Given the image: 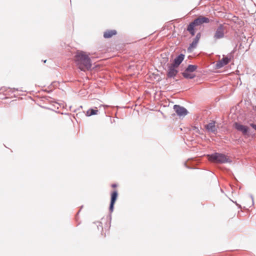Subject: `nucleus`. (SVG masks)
<instances>
[{
	"instance_id": "obj_1",
	"label": "nucleus",
	"mask_w": 256,
	"mask_h": 256,
	"mask_svg": "<svg viewBox=\"0 0 256 256\" xmlns=\"http://www.w3.org/2000/svg\"><path fill=\"white\" fill-rule=\"evenodd\" d=\"M76 66L81 70L86 72L92 66V62L88 54L82 51H78L74 56Z\"/></svg>"
},
{
	"instance_id": "obj_2",
	"label": "nucleus",
	"mask_w": 256,
	"mask_h": 256,
	"mask_svg": "<svg viewBox=\"0 0 256 256\" xmlns=\"http://www.w3.org/2000/svg\"><path fill=\"white\" fill-rule=\"evenodd\" d=\"M210 161L218 163H226L228 162V158L224 154L215 153L208 156Z\"/></svg>"
},
{
	"instance_id": "obj_3",
	"label": "nucleus",
	"mask_w": 256,
	"mask_h": 256,
	"mask_svg": "<svg viewBox=\"0 0 256 256\" xmlns=\"http://www.w3.org/2000/svg\"><path fill=\"white\" fill-rule=\"evenodd\" d=\"M226 32V27L223 24H220L216 28L214 35V40L222 38L224 37Z\"/></svg>"
},
{
	"instance_id": "obj_4",
	"label": "nucleus",
	"mask_w": 256,
	"mask_h": 256,
	"mask_svg": "<svg viewBox=\"0 0 256 256\" xmlns=\"http://www.w3.org/2000/svg\"><path fill=\"white\" fill-rule=\"evenodd\" d=\"M234 126L237 130L242 132L243 135H248L249 130L248 126L238 122H235L234 124Z\"/></svg>"
},
{
	"instance_id": "obj_5",
	"label": "nucleus",
	"mask_w": 256,
	"mask_h": 256,
	"mask_svg": "<svg viewBox=\"0 0 256 256\" xmlns=\"http://www.w3.org/2000/svg\"><path fill=\"white\" fill-rule=\"evenodd\" d=\"M174 108L176 114L180 116H184L188 114L187 110L184 107L178 105H174Z\"/></svg>"
},
{
	"instance_id": "obj_6",
	"label": "nucleus",
	"mask_w": 256,
	"mask_h": 256,
	"mask_svg": "<svg viewBox=\"0 0 256 256\" xmlns=\"http://www.w3.org/2000/svg\"><path fill=\"white\" fill-rule=\"evenodd\" d=\"M200 38V34L198 33L196 34V38H194L192 43L190 45L189 47L188 48V51L189 52H192L194 48H196L197 44L199 42V40Z\"/></svg>"
},
{
	"instance_id": "obj_7",
	"label": "nucleus",
	"mask_w": 256,
	"mask_h": 256,
	"mask_svg": "<svg viewBox=\"0 0 256 256\" xmlns=\"http://www.w3.org/2000/svg\"><path fill=\"white\" fill-rule=\"evenodd\" d=\"M210 22L209 18L203 16H200L193 22L196 26H200L204 23H208Z\"/></svg>"
},
{
	"instance_id": "obj_8",
	"label": "nucleus",
	"mask_w": 256,
	"mask_h": 256,
	"mask_svg": "<svg viewBox=\"0 0 256 256\" xmlns=\"http://www.w3.org/2000/svg\"><path fill=\"white\" fill-rule=\"evenodd\" d=\"M118 196V192L117 190H114L111 194V200L110 206V212L113 211L114 206L117 199Z\"/></svg>"
},
{
	"instance_id": "obj_9",
	"label": "nucleus",
	"mask_w": 256,
	"mask_h": 256,
	"mask_svg": "<svg viewBox=\"0 0 256 256\" xmlns=\"http://www.w3.org/2000/svg\"><path fill=\"white\" fill-rule=\"evenodd\" d=\"M230 61V58L228 57H224L222 58V60L218 61L216 64V68H220L226 65Z\"/></svg>"
},
{
	"instance_id": "obj_10",
	"label": "nucleus",
	"mask_w": 256,
	"mask_h": 256,
	"mask_svg": "<svg viewBox=\"0 0 256 256\" xmlns=\"http://www.w3.org/2000/svg\"><path fill=\"white\" fill-rule=\"evenodd\" d=\"M177 67L170 64L168 66L167 76L168 77L172 78L176 76L178 73Z\"/></svg>"
},
{
	"instance_id": "obj_11",
	"label": "nucleus",
	"mask_w": 256,
	"mask_h": 256,
	"mask_svg": "<svg viewBox=\"0 0 256 256\" xmlns=\"http://www.w3.org/2000/svg\"><path fill=\"white\" fill-rule=\"evenodd\" d=\"M205 128L208 132L216 133L217 131V128L215 124V122L212 121L209 124L205 126Z\"/></svg>"
},
{
	"instance_id": "obj_12",
	"label": "nucleus",
	"mask_w": 256,
	"mask_h": 256,
	"mask_svg": "<svg viewBox=\"0 0 256 256\" xmlns=\"http://www.w3.org/2000/svg\"><path fill=\"white\" fill-rule=\"evenodd\" d=\"M184 56L182 54H180L174 60V63L172 64L178 68V66L184 60Z\"/></svg>"
},
{
	"instance_id": "obj_13",
	"label": "nucleus",
	"mask_w": 256,
	"mask_h": 256,
	"mask_svg": "<svg viewBox=\"0 0 256 256\" xmlns=\"http://www.w3.org/2000/svg\"><path fill=\"white\" fill-rule=\"evenodd\" d=\"M117 32L116 30H107L104 34V38H112V36L116 35Z\"/></svg>"
},
{
	"instance_id": "obj_14",
	"label": "nucleus",
	"mask_w": 256,
	"mask_h": 256,
	"mask_svg": "<svg viewBox=\"0 0 256 256\" xmlns=\"http://www.w3.org/2000/svg\"><path fill=\"white\" fill-rule=\"evenodd\" d=\"M196 26L194 22H192L190 23V24L188 26L187 30L190 32V34L192 36H194L195 34L194 32V27Z\"/></svg>"
},
{
	"instance_id": "obj_15",
	"label": "nucleus",
	"mask_w": 256,
	"mask_h": 256,
	"mask_svg": "<svg viewBox=\"0 0 256 256\" xmlns=\"http://www.w3.org/2000/svg\"><path fill=\"white\" fill-rule=\"evenodd\" d=\"M182 76L186 78H190L192 79L195 77V74H192V72H187V70H185V71L182 73Z\"/></svg>"
},
{
	"instance_id": "obj_16",
	"label": "nucleus",
	"mask_w": 256,
	"mask_h": 256,
	"mask_svg": "<svg viewBox=\"0 0 256 256\" xmlns=\"http://www.w3.org/2000/svg\"><path fill=\"white\" fill-rule=\"evenodd\" d=\"M98 113V110H96V109L90 108V109L86 111V114L88 116H90L92 115L97 114Z\"/></svg>"
},
{
	"instance_id": "obj_17",
	"label": "nucleus",
	"mask_w": 256,
	"mask_h": 256,
	"mask_svg": "<svg viewBox=\"0 0 256 256\" xmlns=\"http://www.w3.org/2000/svg\"><path fill=\"white\" fill-rule=\"evenodd\" d=\"M196 68H197L196 66L190 64L188 66V68H186V70H187V72H189L192 73L194 72L196 70Z\"/></svg>"
},
{
	"instance_id": "obj_18",
	"label": "nucleus",
	"mask_w": 256,
	"mask_h": 256,
	"mask_svg": "<svg viewBox=\"0 0 256 256\" xmlns=\"http://www.w3.org/2000/svg\"><path fill=\"white\" fill-rule=\"evenodd\" d=\"M97 224H98L96 225V226H97L98 230H102L103 228H102V224L100 222H98Z\"/></svg>"
},
{
	"instance_id": "obj_19",
	"label": "nucleus",
	"mask_w": 256,
	"mask_h": 256,
	"mask_svg": "<svg viewBox=\"0 0 256 256\" xmlns=\"http://www.w3.org/2000/svg\"><path fill=\"white\" fill-rule=\"evenodd\" d=\"M193 130L196 132L200 133V130L199 129L196 127H194L193 128Z\"/></svg>"
},
{
	"instance_id": "obj_20",
	"label": "nucleus",
	"mask_w": 256,
	"mask_h": 256,
	"mask_svg": "<svg viewBox=\"0 0 256 256\" xmlns=\"http://www.w3.org/2000/svg\"><path fill=\"white\" fill-rule=\"evenodd\" d=\"M250 126L254 128L256 130V124H251Z\"/></svg>"
},
{
	"instance_id": "obj_21",
	"label": "nucleus",
	"mask_w": 256,
	"mask_h": 256,
	"mask_svg": "<svg viewBox=\"0 0 256 256\" xmlns=\"http://www.w3.org/2000/svg\"><path fill=\"white\" fill-rule=\"evenodd\" d=\"M116 186H117V184H112V187L114 188H116Z\"/></svg>"
},
{
	"instance_id": "obj_22",
	"label": "nucleus",
	"mask_w": 256,
	"mask_h": 256,
	"mask_svg": "<svg viewBox=\"0 0 256 256\" xmlns=\"http://www.w3.org/2000/svg\"><path fill=\"white\" fill-rule=\"evenodd\" d=\"M254 110H256V106L254 107Z\"/></svg>"
}]
</instances>
